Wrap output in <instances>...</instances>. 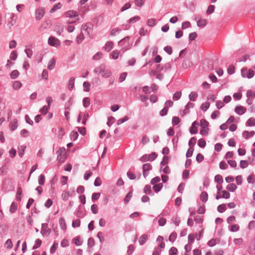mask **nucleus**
<instances>
[{
	"mask_svg": "<svg viewBox=\"0 0 255 255\" xmlns=\"http://www.w3.org/2000/svg\"><path fill=\"white\" fill-rule=\"evenodd\" d=\"M48 43L51 46L57 47L60 45L61 42L58 38L54 36H50L48 38Z\"/></svg>",
	"mask_w": 255,
	"mask_h": 255,
	"instance_id": "nucleus-1",
	"label": "nucleus"
},
{
	"mask_svg": "<svg viewBox=\"0 0 255 255\" xmlns=\"http://www.w3.org/2000/svg\"><path fill=\"white\" fill-rule=\"evenodd\" d=\"M45 13L44 9L43 7H38L35 13V19L37 20H40Z\"/></svg>",
	"mask_w": 255,
	"mask_h": 255,
	"instance_id": "nucleus-2",
	"label": "nucleus"
},
{
	"mask_svg": "<svg viewBox=\"0 0 255 255\" xmlns=\"http://www.w3.org/2000/svg\"><path fill=\"white\" fill-rule=\"evenodd\" d=\"M234 111L238 115H242L246 112L247 109L245 107L242 106L238 105L235 107Z\"/></svg>",
	"mask_w": 255,
	"mask_h": 255,
	"instance_id": "nucleus-3",
	"label": "nucleus"
},
{
	"mask_svg": "<svg viewBox=\"0 0 255 255\" xmlns=\"http://www.w3.org/2000/svg\"><path fill=\"white\" fill-rule=\"evenodd\" d=\"M195 104L194 103L188 102L185 107V109L183 111V116L189 113V109H192L194 108Z\"/></svg>",
	"mask_w": 255,
	"mask_h": 255,
	"instance_id": "nucleus-4",
	"label": "nucleus"
},
{
	"mask_svg": "<svg viewBox=\"0 0 255 255\" xmlns=\"http://www.w3.org/2000/svg\"><path fill=\"white\" fill-rule=\"evenodd\" d=\"M65 15L66 17L73 18L78 17L79 16L78 13L75 10H69L65 13Z\"/></svg>",
	"mask_w": 255,
	"mask_h": 255,
	"instance_id": "nucleus-5",
	"label": "nucleus"
},
{
	"mask_svg": "<svg viewBox=\"0 0 255 255\" xmlns=\"http://www.w3.org/2000/svg\"><path fill=\"white\" fill-rule=\"evenodd\" d=\"M255 134V132L254 130L248 131L247 130H245L242 132V136L246 139H248L250 137L253 136Z\"/></svg>",
	"mask_w": 255,
	"mask_h": 255,
	"instance_id": "nucleus-6",
	"label": "nucleus"
},
{
	"mask_svg": "<svg viewBox=\"0 0 255 255\" xmlns=\"http://www.w3.org/2000/svg\"><path fill=\"white\" fill-rule=\"evenodd\" d=\"M143 192L150 196H153L154 193L151 190V186L149 185H146L143 188Z\"/></svg>",
	"mask_w": 255,
	"mask_h": 255,
	"instance_id": "nucleus-7",
	"label": "nucleus"
},
{
	"mask_svg": "<svg viewBox=\"0 0 255 255\" xmlns=\"http://www.w3.org/2000/svg\"><path fill=\"white\" fill-rule=\"evenodd\" d=\"M147 240H148L147 235L143 234L139 237L138 242L140 245H143Z\"/></svg>",
	"mask_w": 255,
	"mask_h": 255,
	"instance_id": "nucleus-8",
	"label": "nucleus"
},
{
	"mask_svg": "<svg viewBox=\"0 0 255 255\" xmlns=\"http://www.w3.org/2000/svg\"><path fill=\"white\" fill-rule=\"evenodd\" d=\"M114 46V43L112 41H108L106 42L104 49L107 52H110L113 48Z\"/></svg>",
	"mask_w": 255,
	"mask_h": 255,
	"instance_id": "nucleus-9",
	"label": "nucleus"
},
{
	"mask_svg": "<svg viewBox=\"0 0 255 255\" xmlns=\"http://www.w3.org/2000/svg\"><path fill=\"white\" fill-rule=\"evenodd\" d=\"M197 24L199 27L203 28L207 24V20L205 19H200L197 21Z\"/></svg>",
	"mask_w": 255,
	"mask_h": 255,
	"instance_id": "nucleus-10",
	"label": "nucleus"
},
{
	"mask_svg": "<svg viewBox=\"0 0 255 255\" xmlns=\"http://www.w3.org/2000/svg\"><path fill=\"white\" fill-rule=\"evenodd\" d=\"M105 68V66L104 64L101 65L100 66L96 68L94 71L97 74H101L102 72H104V69Z\"/></svg>",
	"mask_w": 255,
	"mask_h": 255,
	"instance_id": "nucleus-11",
	"label": "nucleus"
},
{
	"mask_svg": "<svg viewBox=\"0 0 255 255\" xmlns=\"http://www.w3.org/2000/svg\"><path fill=\"white\" fill-rule=\"evenodd\" d=\"M75 84V78L74 77L70 78L68 83V89L69 90L73 89Z\"/></svg>",
	"mask_w": 255,
	"mask_h": 255,
	"instance_id": "nucleus-12",
	"label": "nucleus"
},
{
	"mask_svg": "<svg viewBox=\"0 0 255 255\" xmlns=\"http://www.w3.org/2000/svg\"><path fill=\"white\" fill-rule=\"evenodd\" d=\"M163 186V184L162 183H159L157 184H154L153 186V189L156 193H157L162 189Z\"/></svg>",
	"mask_w": 255,
	"mask_h": 255,
	"instance_id": "nucleus-13",
	"label": "nucleus"
},
{
	"mask_svg": "<svg viewBox=\"0 0 255 255\" xmlns=\"http://www.w3.org/2000/svg\"><path fill=\"white\" fill-rule=\"evenodd\" d=\"M56 64V60L54 58L51 59L48 64L47 68L49 70H52L54 68Z\"/></svg>",
	"mask_w": 255,
	"mask_h": 255,
	"instance_id": "nucleus-14",
	"label": "nucleus"
},
{
	"mask_svg": "<svg viewBox=\"0 0 255 255\" xmlns=\"http://www.w3.org/2000/svg\"><path fill=\"white\" fill-rule=\"evenodd\" d=\"M198 93L196 92H191L188 96L190 101H195L198 97Z\"/></svg>",
	"mask_w": 255,
	"mask_h": 255,
	"instance_id": "nucleus-15",
	"label": "nucleus"
},
{
	"mask_svg": "<svg viewBox=\"0 0 255 255\" xmlns=\"http://www.w3.org/2000/svg\"><path fill=\"white\" fill-rule=\"evenodd\" d=\"M208 199V194L207 192L203 191L200 194V199L203 202H206Z\"/></svg>",
	"mask_w": 255,
	"mask_h": 255,
	"instance_id": "nucleus-16",
	"label": "nucleus"
},
{
	"mask_svg": "<svg viewBox=\"0 0 255 255\" xmlns=\"http://www.w3.org/2000/svg\"><path fill=\"white\" fill-rule=\"evenodd\" d=\"M226 188L228 191L234 192L236 190L237 187L235 184L230 183L226 187Z\"/></svg>",
	"mask_w": 255,
	"mask_h": 255,
	"instance_id": "nucleus-17",
	"label": "nucleus"
},
{
	"mask_svg": "<svg viewBox=\"0 0 255 255\" xmlns=\"http://www.w3.org/2000/svg\"><path fill=\"white\" fill-rule=\"evenodd\" d=\"M17 209V204H16V202H13L10 206L9 212L11 213H14L16 211Z\"/></svg>",
	"mask_w": 255,
	"mask_h": 255,
	"instance_id": "nucleus-18",
	"label": "nucleus"
},
{
	"mask_svg": "<svg viewBox=\"0 0 255 255\" xmlns=\"http://www.w3.org/2000/svg\"><path fill=\"white\" fill-rule=\"evenodd\" d=\"M142 171L148 172L152 168L151 165L150 163H145L142 165Z\"/></svg>",
	"mask_w": 255,
	"mask_h": 255,
	"instance_id": "nucleus-19",
	"label": "nucleus"
},
{
	"mask_svg": "<svg viewBox=\"0 0 255 255\" xmlns=\"http://www.w3.org/2000/svg\"><path fill=\"white\" fill-rule=\"evenodd\" d=\"M60 226L62 230H65L66 229V224L65 219L63 218H60L59 221Z\"/></svg>",
	"mask_w": 255,
	"mask_h": 255,
	"instance_id": "nucleus-20",
	"label": "nucleus"
},
{
	"mask_svg": "<svg viewBox=\"0 0 255 255\" xmlns=\"http://www.w3.org/2000/svg\"><path fill=\"white\" fill-rule=\"evenodd\" d=\"M62 4L60 2H58L55 4L52 8L50 9V12L52 13L54 12L56 10L59 9L61 8Z\"/></svg>",
	"mask_w": 255,
	"mask_h": 255,
	"instance_id": "nucleus-21",
	"label": "nucleus"
},
{
	"mask_svg": "<svg viewBox=\"0 0 255 255\" xmlns=\"http://www.w3.org/2000/svg\"><path fill=\"white\" fill-rule=\"evenodd\" d=\"M19 72L17 70H13L10 74V77L11 79H15L18 77Z\"/></svg>",
	"mask_w": 255,
	"mask_h": 255,
	"instance_id": "nucleus-22",
	"label": "nucleus"
},
{
	"mask_svg": "<svg viewBox=\"0 0 255 255\" xmlns=\"http://www.w3.org/2000/svg\"><path fill=\"white\" fill-rule=\"evenodd\" d=\"M132 190L127 193V194L126 195V197L124 200V203L125 204H127L129 202V201L130 200V198L132 197Z\"/></svg>",
	"mask_w": 255,
	"mask_h": 255,
	"instance_id": "nucleus-23",
	"label": "nucleus"
},
{
	"mask_svg": "<svg viewBox=\"0 0 255 255\" xmlns=\"http://www.w3.org/2000/svg\"><path fill=\"white\" fill-rule=\"evenodd\" d=\"M79 136L78 133L74 130L71 131L70 134V137L71 140H75L77 139Z\"/></svg>",
	"mask_w": 255,
	"mask_h": 255,
	"instance_id": "nucleus-24",
	"label": "nucleus"
},
{
	"mask_svg": "<svg viewBox=\"0 0 255 255\" xmlns=\"http://www.w3.org/2000/svg\"><path fill=\"white\" fill-rule=\"evenodd\" d=\"M177 233L175 232H173L170 234L168 240L170 242L173 243L177 238Z\"/></svg>",
	"mask_w": 255,
	"mask_h": 255,
	"instance_id": "nucleus-25",
	"label": "nucleus"
},
{
	"mask_svg": "<svg viewBox=\"0 0 255 255\" xmlns=\"http://www.w3.org/2000/svg\"><path fill=\"white\" fill-rule=\"evenodd\" d=\"M226 209L227 208L225 204H220L217 207V211L219 213H223L225 212L226 210Z\"/></svg>",
	"mask_w": 255,
	"mask_h": 255,
	"instance_id": "nucleus-26",
	"label": "nucleus"
},
{
	"mask_svg": "<svg viewBox=\"0 0 255 255\" xmlns=\"http://www.w3.org/2000/svg\"><path fill=\"white\" fill-rule=\"evenodd\" d=\"M246 125L249 127L255 126V119L250 118L246 122Z\"/></svg>",
	"mask_w": 255,
	"mask_h": 255,
	"instance_id": "nucleus-27",
	"label": "nucleus"
},
{
	"mask_svg": "<svg viewBox=\"0 0 255 255\" xmlns=\"http://www.w3.org/2000/svg\"><path fill=\"white\" fill-rule=\"evenodd\" d=\"M42 244V241L39 239L35 241V245L32 247V250H36L39 248Z\"/></svg>",
	"mask_w": 255,
	"mask_h": 255,
	"instance_id": "nucleus-28",
	"label": "nucleus"
},
{
	"mask_svg": "<svg viewBox=\"0 0 255 255\" xmlns=\"http://www.w3.org/2000/svg\"><path fill=\"white\" fill-rule=\"evenodd\" d=\"M209 123L205 120V119H202L200 121V126L203 128H207L209 126Z\"/></svg>",
	"mask_w": 255,
	"mask_h": 255,
	"instance_id": "nucleus-29",
	"label": "nucleus"
},
{
	"mask_svg": "<svg viewBox=\"0 0 255 255\" xmlns=\"http://www.w3.org/2000/svg\"><path fill=\"white\" fill-rule=\"evenodd\" d=\"M181 91H177L173 95V100L174 101H177L180 99L181 97Z\"/></svg>",
	"mask_w": 255,
	"mask_h": 255,
	"instance_id": "nucleus-30",
	"label": "nucleus"
},
{
	"mask_svg": "<svg viewBox=\"0 0 255 255\" xmlns=\"http://www.w3.org/2000/svg\"><path fill=\"white\" fill-rule=\"evenodd\" d=\"M214 180L216 182L220 183V184H221L223 182V178L220 174L216 175L215 176Z\"/></svg>",
	"mask_w": 255,
	"mask_h": 255,
	"instance_id": "nucleus-31",
	"label": "nucleus"
},
{
	"mask_svg": "<svg viewBox=\"0 0 255 255\" xmlns=\"http://www.w3.org/2000/svg\"><path fill=\"white\" fill-rule=\"evenodd\" d=\"M196 142V138L195 137H192L190 138L188 142V145L189 147L193 148Z\"/></svg>",
	"mask_w": 255,
	"mask_h": 255,
	"instance_id": "nucleus-32",
	"label": "nucleus"
},
{
	"mask_svg": "<svg viewBox=\"0 0 255 255\" xmlns=\"http://www.w3.org/2000/svg\"><path fill=\"white\" fill-rule=\"evenodd\" d=\"M206 141L203 139L200 138L198 141V145L201 148H204L206 146Z\"/></svg>",
	"mask_w": 255,
	"mask_h": 255,
	"instance_id": "nucleus-33",
	"label": "nucleus"
},
{
	"mask_svg": "<svg viewBox=\"0 0 255 255\" xmlns=\"http://www.w3.org/2000/svg\"><path fill=\"white\" fill-rule=\"evenodd\" d=\"M18 127L17 121L16 119H14L12 123L10 124V128L11 130H14Z\"/></svg>",
	"mask_w": 255,
	"mask_h": 255,
	"instance_id": "nucleus-34",
	"label": "nucleus"
},
{
	"mask_svg": "<svg viewBox=\"0 0 255 255\" xmlns=\"http://www.w3.org/2000/svg\"><path fill=\"white\" fill-rule=\"evenodd\" d=\"M58 246V243L54 242L53 245L50 248V252L51 254H54Z\"/></svg>",
	"mask_w": 255,
	"mask_h": 255,
	"instance_id": "nucleus-35",
	"label": "nucleus"
},
{
	"mask_svg": "<svg viewBox=\"0 0 255 255\" xmlns=\"http://www.w3.org/2000/svg\"><path fill=\"white\" fill-rule=\"evenodd\" d=\"M163 71L166 72L167 71L171 69V64L170 62L165 63L163 66H162Z\"/></svg>",
	"mask_w": 255,
	"mask_h": 255,
	"instance_id": "nucleus-36",
	"label": "nucleus"
},
{
	"mask_svg": "<svg viewBox=\"0 0 255 255\" xmlns=\"http://www.w3.org/2000/svg\"><path fill=\"white\" fill-rule=\"evenodd\" d=\"M90 104V100L89 98L86 97L83 99V104L84 108H87Z\"/></svg>",
	"mask_w": 255,
	"mask_h": 255,
	"instance_id": "nucleus-37",
	"label": "nucleus"
},
{
	"mask_svg": "<svg viewBox=\"0 0 255 255\" xmlns=\"http://www.w3.org/2000/svg\"><path fill=\"white\" fill-rule=\"evenodd\" d=\"M45 177L43 174H40L38 177V183L40 185H43L45 183Z\"/></svg>",
	"mask_w": 255,
	"mask_h": 255,
	"instance_id": "nucleus-38",
	"label": "nucleus"
},
{
	"mask_svg": "<svg viewBox=\"0 0 255 255\" xmlns=\"http://www.w3.org/2000/svg\"><path fill=\"white\" fill-rule=\"evenodd\" d=\"M21 85L22 84L20 81H16L13 83L12 87L14 90H18L21 87Z\"/></svg>",
	"mask_w": 255,
	"mask_h": 255,
	"instance_id": "nucleus-39",
	"label": "nucleus"
},
{
	"mask_svg": "<svg viewBox=\"0 0 255 255\" xmlns=\"http://www.w3.org/2000/svg\"><path fill=\"white\" fill-rule=\"evenodd\" d=\"M210 105L209 102L203 103L201 106V109L203 111L206 112L209 108Z\"/></svg>",
	"mask_w": 255,
	"mask_h": 255,
	"instance_id": "nucleus-40",
	"label": "nucleus"
},
{
	"mask_svg": "<svg viewBox=\"0 0 255 255\" xmlns=\"http://www.w3.org/2000/svg\"><path fill=\"white\" fill-rule=\"evenodd\" d=\"M246 95L248 98H251L252 99L255 98V92L253 90H248Z\"/></svg>",
	"mask_w": 255,
	"mask_h": 255,
	"instance_id": "nucleus-41",
	"label": "nucleus"
},
{
	"mask_svg": "<svg viewBox=\"0 0 255 255\" xmlns=\"http://www.w3.org/2000/svg\"><path fill=\"white\" fill-rule=\"evenodd\" d=\"M73 241L76 246L82 245L83 242L80 240V237H76L73 239Z\"/></svg>",
	"mask_w": 255,
	"mask_h": 255,
	"instance_id": "nucleus-42",
	"label": "nucleus"
},
{
	"mask_svg": "<svg viewBox=\"0 0 255 255\" xmlns=\"http://www.w3.org/2000/svg\"><path fill=\"white\" fill-rule=\"evenodd\" d=\"M249 162L247 160H241L240 162V166L241 168H245L248 167Z\"/></svg>",
	"mask_w": 255,
	"mask_h": 255,
	"instance_id": "nucleus-43",
	"label": "nucleus"
},
{
	"mask_svg": "<svg viewBox=\"0 0 255 255\" xmlns=\"http://www.w3.org/2000/svg\"><path fill=\"white\" fill-rule=\"evenodd\" d=\"M255 75V72L252 69H249L247 71V74L246 75V77L248 79H251L253 78Z\"/></svg>",
	"mask_w": 255,
	"mask_h": 255,
	"instance_id": "nucleus-44",
	"label": "nucleus"
},
{
	"mask_svg": "<svg viewBox=\"0 0 255 255\" xmlns=\"http://www.w3.org/2000/svg\"><path fill=\"white\" fill-rule=\"evenodd\" d=\"M197 37V34L196 32H193L192 33H190L189 34V40L190 41H192L193 40H194Z\"/></svg>",
	"mask_w": 255,
	"mask_h": 255,
	"instance_id": "nucleus-45",
	"label": "nucleus"
},
{
	"mask_svg": "<svg viewBox=\"0 0 255 255\" xmlns=\"http://www.w3.org/2000/svg\"><path fill=\"white\" fill-rule=\"evenodd\" d=\"M235 71V67L233 65H230L228 69L227 72L229 75L233 74Z\"/></svg>",
	"mask_w": 255,
	"mask_h": 255,
	"instance_id": "nucleus-46",
	"label": "nucleus"
},
{
	"mask_svg": "<svg viewBox=\"0 0 255 255\" xmlns=\"http://www.w3.org/2000/svg\"><path fill=\"white\" fill-rule=\"evenodd\" d=\"M148 156V161H152L154 160L157 157V154L156 152H152Z\"/></svg>",
	"mask_w": 255,
	"mask_h": 255,
	"instance_id": "nucleus-47",
	"label": "nucleus"
},
{
	"mask_svg": "<svg viewBox=\"0 0 255 255\" xmlns=\"http://www.w3.org/2000/svg\"><path fill=\"white\" fill-rule=\"evenodd\" d=\"M26 149V146L25 145H21L20 147V149L18 151V155L20 157H22L23 155H24V152L25 151V149Z\"/></svg>",
	"mask_w": 255,
	"mask_h": 255,
	"instance_id": "nucleus-48",
	"label": "nucleus"
},
{
	"mask_svg": "<svg viewBox=\"0 0 255 255\" xmlns=\"http://www.w3.org/2000/svg\"><path fill=\"white\" fill-rule=\"evenodd\" d=\"M50 108L48 107L47 106H44L42 108H41L39 110V112L42 115H46L48 111V110Z\"/></svg>",
	"mask_w": 255,
	"mask_h": 255,
	"instance_id": "nucleus-49",
	"label": "nucleus"
},
{
	"mask_svg": "<svg viewBox=\"0 0 255 255\" xmlns=\"http://www.w3.org/2000/svg\"><path fill=\"white\" fill-rule=\"evenodd\" d=\"M215 6L214 5H210L207 10H206V13L207 14H210L212 13L215 10Z\"/></svg>",
	"mask_w": 255,
	"mask_h": 255,
	"instance_id": "nucleus-50",
	"label": "nucleus"
},
{
	"mask_svg": "<svg viewBox=\"0 0 255 255\" xmlns=\"http://www.w3.org/2000/svg\"><path fill=\"white\" fill-rule=\"evenodd\" d=\"M101 193H94L92 195V200L93 202H95L100 197Z\"/></svg>",
	"mask_w": 255,
	"mask_h": 255,
	"instance_id": "nucleus-51",
	"label": "nucleus"
},
{
	"mask_svg": "<svg viewBox=\"0 0 255 255\" xmlns=\"http://www.w3.org/2000/svg\"><path fill=\"white\" fill-rule=\"evenodd\" d=\"M84 91L89 92L90 91V84L88 82H84L83 84Z\"/></svg>",
	"mask_w": 255,
	"mask_h": 255,
	"instance_id": "nucleus-52",
	"label": "nucleus"
},
{
	"mask_svg": "<svg viewBox=\"0 0 255 255\" xmlns=\"http://www.w3.org/2000/svg\"><path fill=\"white\" fill-rule=\"evenodd\" d=\"M177 249L174 247H171L169 251V255H176L177 254Z\"/></svg>",
	"mask_w": 255,
	"mask_h": 255,
	"instance_id": "nucleus-53",
	"label": "nucleus"
},
{
	"mask_svg": "<svg viewBox=\"0 0 255 255\" xmlns=\"http://www.w3.org/2000/svg\"><path fill=\"white\" fill-rule=\"evenodd\" d=\"M127 76V72H123L122 73L120 77H119V82L120 83H122L123 82V81H124L126 78V77Z\"/></svg>",
	"mask_w": 255,
	"mask_h": 255,
	"instance_id": "nucleus-54",
	"label": "nucleus"
},
{
	"mask_svg": "<svg viewBox=\"0 0 255 255\" xmlns=\"http://www.w3.org/2000/svg\"><path fill=\"white\" fill-rule=\"evenodd\" d=\"M128 120H129L128 117L126 116L124 117L123 118L120 119L119 120H118L117 124L118 125H120L124 123V122L128 121Z\"/></svg>",
	"mask_w": 255,
	"mask_h": 255,
	"instance_id": "nucleus-55",
	"label": "nucleus"
},
{
	"mask_svg": "<svg viewBox=\"0 0 255 255\" xmlns=\"http://www.w3.org/2000/svg\"><path fill=\"white\" fill-rule=\"evenodd\" d=\"M216 241H219V240L218 239H212L208 241L207 244L210 247H213L216 245Z\"/></svg>",
	"mask_w": 255,
	"mask_h": 255,
	"instance_id": "nucleus-56",
	"label": "nucleus"
},
{
	"mask_svg": "<svg viewBox=\"0 0 255 255\" xmlns=\"http://www.w3.org/2000/svg\"><path fill=\"white\" fill-rule=\"evenodd\" d=\"M17 53L15 50L12 51L10 55V59L11 60L14 61L17 59Z\"/></svg>",
	"mask_w": 255,
	"mask_h": 255,
	"instance_id": "nucleus-57",
	"label": "nucleus"
},
{
	"mask_svg": "<svg viewBox=\"0 0 255 255\" xmlns=\"http://www.w3.org/2000/svg\"><path fill=\"white\" fill-rule=\"evenodd\" d=\"M87 245L89 248H92L95 245L94 239L93 238H89Z\"/></svg>",
	"mask_w": 255,
	"mask_h": 255,
	"instance_id": "nucleus-58",
	"label": "nucleus"
},
{
	"mask_svg": "<svg viewBox=\"0 0 255 255\" xmlns=\"http://www.w3.org/2000/svg\"><path fill=\"white\" fill-rule=\"evenodd\" d=\"M168 109L167 107H165L163 108L160 111V113H159L160 116L163 117V116L167 115V114L168 113Z\"/></svg>",
	"mask_w": 255,
	"mask_h": 255,
	"instance_id": "nucleus-59",
	"label": "nucleus"
},
{
	"mask_svg": "<svg viewBox=\"0 0 255 255\" xmlns=\"http://www.w3.org/2000/svg\"><path fill=\"white\" fill-rule=\"evenodd\" d=\"M204 156L201 153H199L197 154L196 157V160L197 162H201L204 160Z\"/></svg>",
	"mask_w": 255,
	"mask_h": 255,
	"instance_id": "nucleus-60",
	"label": "nucleus"
},
{
	"mask_svg": "<svg viewBox=\"0 0 255 255\" xmlns=\"http://www.w3.org/2000/svg\"><path fill=\"white\" fill-rule=\"evenodd\" d=\"M168 160L169 157L167 156H164L163 157L162 160L160 162V164L165 166L168 164Z\"/></svg>",
	"mask_w": 255,
	"mask_h": 255,
	"instance_id": "nucleus-61",
	"label": "nucleus"
},
{
	"mask_svg": "<svg viewBox=\"0 0 255 255\" xmlns=\"http://www.w3.org/2000/svg\"><path fill=\"white\" fill-rule=\"evenodd\" d=\"M180 123V119L178 117H173L172 119V124L173 126L177 125Z\"/></svg>",
	"mask_w": 255,
	"mask_h": 255,
	"instance_id": "nucleus-62",
	"label": "nucleus"
},
{
	"mask_svg": "<svg viewBox=\"0 0 255 255\" xmlns=\"http://www.w3.org/2000/svg\"><path fill=\"white\" fill-rule=\"evenodd\" d=\"M103 54L101 52H98L95 55H94L93 57V59L94 60H98L101 59L102 57Z\"/></svg>",
	"mask_w": 255,
	"mask_h": 255,
	"instance_id": "nucleus-63",
	"label": "nucleus"
},
{
	"mask_svg": "<svg viewBox=\"0 0 255 255\" xmlns=\"http://www.w3.org/2000/svg\"><path fill=\"white\" fill-rule=\"evenodd\" d=\"M70 196L69 193L66 191H64L62 194V199L64 201H67Z\"/></svg>",
	"mask_w": 255,
	"mask_h": 255,
	"instance_id": "nucleus-64",
	"label": "nucleus"
}]
</instances>
